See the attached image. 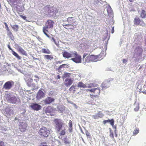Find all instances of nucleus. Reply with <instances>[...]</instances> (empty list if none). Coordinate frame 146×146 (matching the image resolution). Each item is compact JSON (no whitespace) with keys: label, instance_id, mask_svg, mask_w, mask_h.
<instances>
[{"label":"nucleus","instance_id":"11","mask_svg":"<svg viewBox=\"0 0 146 146\" xmlns=\"http://www.w3.org/2000/svg\"><path fill=\"white\" fill-rule=\"evenodd\" d=\"M30 107L33 110L36 111H38L40 110L42 108V106L36 103L32 104L30 106Z\"/></svg>","mask_w":146,"mask_h":146},{"label":"nucleus","instance_id":"8","mask_svg":"<svg viewBox=\"0 0 146 146\" xmlns=\"http://www.w3.org/2000/svg\"><path fill=\"white\" fill-rule=\"evenodd\" d=\"M27 124L23 122H20L19 125V129L21 132H25L27 130Z\"/></svg>","mask_w":146,"mask_h":146},{"label":"nucleus","instance_id":"22","mask_svg":"<svg viewBox=\"0 0 146 146\" xmlns=\"http://www.w3.org/2000/svg\"><path fill=\"white\" fill-rule=\"evenodd\" d=\"M77 86L78 88H87L86 85L84 84L82 82H79L77 85Z\"/></svg>","mask_w":146,"mask_h":146},{"label":"nucleus","instance_id":"23","mask_svg":"<svg viewBox=\"0 0 146 146\" xmlns=\"http://www.w3.org/2000/svg\"><path fill=\"white\" fill-rule=\"evenodd\" d=\"M76 86L73 85L69 88V90L70 92H72L73 93H74L76 91Z\"/></svg>","mask_w":146,"mask_h":146},{"label":"nucleus","instance_id":"30","mask_svg":"<svg viewBox=\"0 0 146 146\" xmlns=\"http://www.w3.org/2000/svg\"><path fill=\"white\" fill-rule=\"evenodd\" d=\"M95 90L94 93L96 95L98 96L100 93V89L99 88H95Z\"/></svg>","mask_w":146,"mask_h":146},{"label":"nucleus","instance_id":"7","mask_svg":"<svg viewBox=\"0 0 146 146\" xmlns=\"http://www.w3.org/2000/svg\"><path fill=\"white\" fill-rule=\"evenodd\" d=\"M14 84V82L12 80L7 81L5 84L3 88L5 90H9L13 86Z\"/></svg>","mask_w":146,"mask_h":146},{"label":"nucleus","instance_id":"16","mask_svg":"<svg viewBox=\"0 0 146 146\" xmlns=\"http://www.w3.org/2000/svg\"><path fill=\"white\" fill-rule=\"evenodd\" d=\"M44 96V92L41 90H39L37 94V98L39 99L43 98Z\"/></svg>","mask_w":146,"mask_h":146},{"label":"nucleus","instance_id":"62","mask_svg":"<svg viewBox=\"0 0 146 146\" xmlns=\"http://www.w3.org/2000/svg\"><path fill=\"white\" fill-rule=\"evenodd\" d=\"M39 38V40H42L41 38Z\"/></svg>","mask_w":146,"mask_h":146},{"label":"nucleus","instance_id":"43","mask_svg":"<svg viewBox=\"0 0 146 146\" xmlns=\"http://www.w3.org/2000/svg\"><path fill=\"white\" fill-rule=\"evenodd\" d=\"M40 146H48L46 143H41Z\"/></svg>","mask_w":146,"mask_h":146},{"label":"nucleus","instance_id":"20","mask_svg":"<svg viewBox=\"0 0 146 146\" xmlns=\"http://www.w3.org/2000/svg\"><path fill=\"white\" fill-rule=\"evenodd\" d=\"M109 82H105L102 83L101 84V87L102 89H104L109 87Z\"/></svg>","mask_w":146,"mask_h":146},{"label":"nucleus","instance_id":"33","mask_svg":"<svg viewBox=\"0 0 146 146\" xmlns=\"http://www.w3.org/2000/svg\"><path fill=\"white\" fill-rule=\"evenodd\" d=\"M139 129L138 128L134 130L133 132V135L135 136L139 132Z\"/></svg>","mask_w":146,"mask_h":146},{"label":"nucleus","instance_id":"58","mask_svg":"<svg viewBox=\"0 0 146 146\" xmlns=\"http://www.w3.org/2000/svg\"><path fill=\"white\" fill-rule=\"evenodd\" d=\"M33 58L34 60H38V58Z\"/></svg>","mask_w":146,"mask_h":146},{"label":"nucleus","instance_id":"28","mask_svg":"<svg viewBox=\"0 0 146 146\" xmlns=\"http://www.w3.org/2000/svg\"><path fill=\"white\" fill-rule=\"evenodd\" d=\"M11 27L13 29V30L15 31H18L19 27L17 25H11Z\"/></svg>","mask_w":146,"mask_h":146},{"label":"nucleus","instance_id":"2","mask_svg":"<svg viewBox=\"0 0 146 146\" xmlns=\"http://www.w3.org/2000/svg\"><path fill=\"white\" fill-rule=\"evenodd\" d=\"M54 22L51 20H48L46 22L45 26L43 27V32L44 34L48 37H49V36L48 34L49 31L48 29L52 28Z\"/></svg>","mask_w":146,"mask_h":146},{"label":"nucleus","instance_id":"4","mask_svg":"<svg viewBox=\"0 0 146 146\" xmlns=\"http://www.w3.org/2000/svg\"><path fill=\"white\" fill-rule=\"evenodd\" d=\"M101 53L99 55H88L85 59V62H95L98 60V58Z\"/></svg>","mask_w":146,"mask_h":146},{"label":"nucleus","instance_id":"21","mask_svg":"<svg viewBox=\"0 0 146 146\" xmlns=\"http://www.w3.org/2000/svg\"><path fill=\"white\" fill-rule=\"evenodd\" d=\"M18 51L20 53H21L22 54L26 55V52L21 47L19 46L18 48Z\"/></svg>","mask_w":146,"mask_h":146},{"label":"nucleus","instance_id":"14","mask_svg":"<svg viewBox=\"0 0 146 146\" xmlns=\"http://www.w3.org/2000/svg\"><path fill=\"white\" fill-rule=\"evenodd\" d=\"M63 27L67 29L73 30L76 27V25L74 24H71L68 23V24H66L64 23L62 25Z\"/></svg>","mask_w":146,"mask_h":146},{"label":"nucleus","instance_id":"26","mask_svg":"<svg viewBox=\"0 0 146 146\" xmlns=\"http://www.w3.org/2000/svg\"><path fill=\"white\" fill-rule=\"evenodd\" d=\"M44 57L47 60H51L54 58L53 55H45Z\"/></svg>","mask_w":146,"mask_h":146},{"label":"nucleus","instance_id":"61","mask_svg":"<svg viewBox=\"0 0 146 146\" xmlns=\"http://www.w3.org/2000/svg\"><path fill=\"white\" fill-rule=\"evenodd\" d=\"M117 134H116V133H115V137H117Z\"/></svg>","mask_w":146,"mask_h":146},{"label":"nucleus","instance_id":"46","mask_svg":"<svg viewBox=\"0 0 146 146\" xmlns=\"http://www.w3.org/2000/svg\"><path fill=\"white\" fill-rule=\"evenodd\" d=\"M88 55V54L86 53H84L83 56V59L84 60L85 58L86 57V56Z\"/></svg>","mask_w":146,"mask_h":146},{"label":"nucleus","instance_id":"15","mask_svg":"<svg viewBox=\"0 0 146 146\" xmlns=\"http://www.w3.org/2000/svg\"><path fill=\"white\" fill-rule=\"evenodd\" d=\"M74 54V52H71L70 53H69L66 51H65L62 53L63 56L64 57L67 58H72Z\"/></svg>","mask_w":146,"mask_h":146},{"label":"nucleus","instance_id":"32","mask_svg":"<svg viewBox=\"0 0 146 146\" xmlns=\"http://www.w3.org/2000/svg\"><path fill=\"white\" fill-rule=\"evenodd\" d=\"M107 123H110V125L112 126H113L114 124V120L113 119H108L107 120Z\"/></svg>","mask_w":146,"mask_h":146},{"label":"nucleus","instance_id":"24","mask_svg":"<svg viewBox=\"0 0 146 146\" xmlns=\"http://www.w3.org/2000/svg\"><path fill=\"white\" fill-rule=\"evenodd\" d=\"M71 74L70 73L65 72L62 77V79H64L65 78H68L70 77Z\"/></svg>","mask_w":146,"mask_h":146},{"label":"nucleus","instance_id":"49","mask_svg":"<svg viewBox=\"0 0 146 146\" xmlns=\"http://www.w3.org/2000/svg\"><path fill=\"white\" fill-rule=\"evenodd\" d=\"M114 32V27H113L112 28L111 33H113Z\"/></svg>","mask_w":146,"mask_h":146},{"label":"nucleus","instance_id":"25","mask_svg":"<svg viewBox=\"0 0 146 146\" xmlns=\"http://www.w3.org/2000/svg\"><path fill=\"white\" fill-rule=\"evenodd\" d=\"M7 34L9 37L11 39V40H14V37L13 35L11 32L10 31H7Z\"/></svg>","mask_w":146,"mask_h":146},{"label":"nucleus","instance_id":"5","mask_svg":"<svg viewBox=\"0 0 146 146\" xmlns=\"http://www.w3.org/2000/svg\"><path fill=\"white\" fill-rule=\"evenodd\" d=\"M71 60L76 63H79L81 62L82 58L76 51H74Z\"/></svg>","mask_w":146,"mask_h":146},{"label":"nucleus","instance_id":"13","mask_svg":"<svg viewBox=\"0 0 146 146\" xmlns=\"http://www.w3.org/2000/svg\"><path fill=\"white\" fill-rule=\"evenodd\" d=\"M55 100L54 98L50 97H47L43 101L45 104H50L52 102H54Z\"/></svg>","mask_w":146,"mask_h":146},{"label":"nucleus","instance_id":"52","mask_svg":"<svg viewBox=\"0 0 146 146\" xmlns=\"http://www.w3.org/2000/svg\"><path fill=\"white\" fill-rule=\"evenodd\" d=\"M50 7V6H49V5H47V6H45L44 8V9H45V8L46 9L47 8H48Z\"/></svg>","mask_w":146,"mask_h":146},{"label":"nucleus","instance_id":"51","mask_svg":"<svg viewBox=\"0 0 146 146\" xmlns=\"http://www.w3.org/2000/svg\"><path fill=\"white\" fill-rule=\"evenodd\" d=\"M86 135L87 136H90V134L89 133H86Z\"/></svg>","mask_w":146,"mask_h":146},{"label":"nucleus","instance_id":"39","mask_svg":"<svg viewBox=\"0 0 146 146\" xmlns=\"http://www.w3.org/2000/svg\"><path fill=\"white\" fill-rule=\"evenodd\" d=\"M19 16L20 17H21L23 19H24L25 20H26V21H27V17L26 16H23V15H20Z\"/></svg>","mask_w":146,"mask_h":146},{"label":"nucleus","instance_id":"60","mask_svg":"<svg viewBox=\"0 0 146 146\" xmlns=\"http://www.w3.org/2000/svg\"><path fill=\"white\" fill-rule=\"evenodd\" d=\"M130 2H133L134 0H129Z\"/></svg>","mask_w":146,"mask_h":146},{"label":"nucleus","instance_id":"40","mask_svg":"<svg viewBox=\"0 0 146 146\" xmlns=\"http://www.w3.org/2000/svg\"><path fill=\"white\" fill-rule=\"evenodd\" d=\"M107 11H108V13H111V12H112L111 8L110 7H108V8L107 9Z\"/></svg>","mask_w":146,"mask_h":146},{"label":"nucleus","instance_id":"56","mask_svg":"<svg viewBox=\"0 0 146 146\" xmlns=\"http://www.w3.org/2000/svg\"><path fill=\"white\" fill-rule=\"evenodd\" d=\"M62 62V61H58L57 62V64H58V63L60 64Z\"/></svg>","mask_w":146,"mask_h":146},{"label":"nucleus","instance_id":"59","mask_svg":"<svg viewBox=\"0 0 146 146\" xmlns=\"http://www.w3.org/2000/svg\"><path fill=\"white\" fill-rule=\"evenodd\" d=\"M90 89H87L86 90V91L87 92H88V91H90Z\"/></svg>","mask_w":146,"mask_h":146},{"label":"nucleus","instance_id":"63","mask_svg":"<svg viewBox=\"0 0 146 146\" xmlns=\"http://www.w3.org/2000/svg\"><path fill=\"white\" fill-rule=\"evenodd\" d=\"M17 118H15V119H17Z\"/></svg>","mask_w":146,"mask_h":146},{"label":"nucleus","instance_id":"37","mask_svg":"<svg viewBox=\"0 0 146 146\" xmlns=\"http://www.w3.org/2000/svg\"><path fill=\"white\" fill-rule=\"evenodd\" d=\"M10 3L13 4L14 3L17 2L18 0H9Z\"/></svg>","mask_w":146,"mask_h":146},{"label":"nucleus","instance_id":"48","mask_svg":"<svg viewBox=\"0 0 146 146\" xmlns=\"http://www.w3.org/2000/svg\"><path fill=\"white\" fill-rule=\"evenodd\" d=\"M94 90H95V88L90 89V92H93L94 93Z\"/></svg>","mask_w":146,"mask_h":146},{"label":"nucleus","instance_id":"42","mask_svg":"<svg viewBox=\"0 0 146 146\" xmlns=\"http://www.w3.org/2000/svg\"><path fill=\"white\" fill-rule=\"evenodd\" d=\"M90 96L91 98L93 99V100H94L95 98L97 97L98 96L96 95H90Z\"/></svg>","mask_w":146,"mask_h":146},{"label":"nucleus","instance_id":"29","mask_svg":"<svg viewBox=\"0 0 146 146\" xmlns=\"http://www.w3.org/2000/svg\"><path fill=\"white\" fill-rule=\"evenodd\" d=\"M12 52L13 54L19 60L21 59V57L19 55L13 50H12Z\"/></svg>","mask_w":146,"mask_h":146},{"label":"nucleus","instance_id":"53","mask_svg":"<svg viewBox=\"0 0 146 146\" xmlns=\"http://www.w3.org/2000/svg\"><path fill=\"white\" fill-rule=\"evenodd\" d=\"M103 123L104 124H106L107 123V120H104L103 122Z\"/></svg>","mask_w":146,"mask_h":146},{"label":"nucleus","instance_id":"31","mask_svg":"<svg viewBox=\"0 0 146 146\" xmlns=\"http://www.w3.org/2000/svg\"><path fill=\"white\" fill-rule=\"evenodd\" d=\"M68 125L69 127V130L70 132H71L72 130V123L71 120H70L69 121V122L68 123Z\"/></svg>","mask_w":146,"mask_h":146},{"label":"nucleus","instance_id":"36","mask_svg":"<svg viewBox=\"0 0 146 146\" xmlns=\"http://www.w3.org/2000/svg\"><path fill=\"white\" fill-rule=\"evenodd\" d=\"M36 78V79H34V80L36 82H37L39 80V78L38 76L37 75H35L34 76Z\"/></svg>","mask_w":146,"mask_h":146},{"label":"nucleus","instance_id":"27","mask_svg":"<svg viewBox=\"0 0 146 146\" xmlns=\"http://www.w3.org/2000/svg\"><path fill=\"white\" fill-rule=\"evenodd\" d=\"M140 17L142 18H145L146 17V12L145 11L143 10L141 11L140 14Z\"/></svg>","mask_w":146,"mask_h":146},{"label":"nucleus","instance_id":"17","mask_svg":"<svg viewBox=\"0 0 146 146\" xmlns=\"http://www.w3.org/2000/svg\"><path fill=\"white\" fill-rule=\"evenodd\" d=\"M67 21L68 23L71 24H74L76 22L75 19L72 17H69L67 19Z\"/></svg>","mask_w":146,"mask_h":146},{"label":"nucleus","instance_id":"57","mask_svg":"<svg viewBox=\"0 0 146 146\" xmlns=\"http://www.w3.org/2000/svg\"><path fill=\"white\" fill-rule=\"evenodd\" d=\"M60 75H58L57 76V78H58V79H60Z\"/></svg>","mask_w":146,"mask_h":146},{"label":"nucleus","instance_id":"3","mask_svg":"<svg viewBox=\"0 0 146 146\" xmlns=\"http://www.w3.org/2000/svg\"><path fill=\"white\" fill-rule=\"evenodd\" d=\"M39 135L42 138L48 137L50 134V131L48 128L42 126L38 131Z\"/></svg>","mask_w":146,"mask_h":146},{"label":"nucleus","instance_id":"55","mask_svg":"<svg viewBox=\"0 0 146 146\" xmlns=\"http://www.w3.org/2000/svg\"><path fill=\"white\" fill-rule=\"evenodd\" d=\"M142 92L144 94H146V90H145L144 91H142Z\"/></svg>","mask_w":146,"mask_h":146},{"label":"nucleus","instance_id":"9","mask_svg":"<svg viewBox=\"0 0 146 146\" xmlns=\"http://www.w3.org/2000/svg\"><path fill=\"white\" fill-rule=\"evenodd\" d=\"M134 24L136 25H140L143 26L145 25L144 21H141L138 17H135L134 20Z\"/></svg>","mask_w":146,"mask_h":146},{"label":"nucleus","instance_id":"12","mask_svg":"<svg viewBox=\"0 0 146 146\" xmlns=\"http://www.w3.org/2000/svg\"><path fill=\"white\" fill-rule=\"evenodd\" d=\"M73 82V80L71 78H66L64 82V84L67 87L71 85Z\"/></svg>","mask_w":146,"mask_h":146},{"label":"nucleus","instance_id":"10","mask_svg":"<svg viewBox=\"0 0 146 146\" xmlns=\"http://www.w3.org/2000/svg\"><path fill=\"white\" fill-rule=\"evenodd\" d=\"M6 99L9 102L15 104L17 101V99L15 96L11 97L10 95H8L6 97Z\"/></svg>","mask_w":146,"mask_h":146},{"label":"nucleus","instance_id":"50","mask_svg":"<svg viewBox=\"0 0 146 146\" xmlns=\"http://www.w3.org/2000/svg\"><path fill=\"white\" fill-rule=\"evenodd\" d=\"M123 63H125L127 62V60L125 59H123Z\"/></svg>","mask_w":146,"mask_h":146},{"label":"nucleus","instance_id":"18","mask_svg":"<svg viewBox=\"0 0 146 146\" xmlns=\"http://www.w3.org/2000/svg\"><path fill=\"white\" fill-rule=\"evenodd\" d=\"M26 82L28 86H30L33 82V79L29 77H27L26 78Z\"/></svg>","mask_w":146,"mask_h":146},{"label":"nucleus","instance_id":"41","mask_svg":"<svg viewBox=\"0 0 146 146\" xmlns=\"http://www.w3.org/2000/svg\"><path fill=\"white\" fill-rule=\"evenodd\" d=\"M139 109V104L137 105L136 107L134 108V110L135 111H138Z\"/></svg>","mask_w":146,"mask_h":146},{"label":"nucleus","instance_id":"44","mask_svg":"<svg viewBox=\"0 0 146 146\" xmlns=\"http://www.w3.org/2000/svg\"><path fill=\"white\" fill-rule=\"evenodd\" d=\"M95 86H94V84L92 83L90 84L88 86V88H91L92 87H94Z\"/></svg>","mask_w":146,"mask_h":146},{"label":"nucleus","instance_id":"6","mask_svg":"<svg viewBox=\"0 0 146 146\" xmlns=\"http://www.w3.org/2000/svg\"><path fill=\"white\" fill-rule=\"evenodd\" d=\"M56 111V109L55 108L49 106L46 108L45 112L48 115L53 116L54 115Z\"/></svg>","mask_w":146,"mask_h":146},{"label":"nucleus","instance_id":"38","mask_svg":"<svg viewBox=\"0 0 146 146\" xmlns=\"http://www.w3.org/2000/svg\"><path fill=\"white\" fill-rule=\"evenodd\" d=\"M4 24L5 25V26L6 29V30L7 31H10L7 23H6L5 22L4 23Z\"/></svg>","mask_w":146,"mask_h":146},{"label":"nucleus","instance_id":"35","mask_svg":"<svg viewBox=\"0 0 146 146\" xmlns=\"http://www.w3.org/2000/svg\"><path fill=\"white\" fill-rule=\"evenodd\" d=\"M110 136L113 139H114V135H113V132L111 130L110 131Z\"/></svg>","mask_w":146,"mask_h":146},{"label":"nucleus","instance_id":"47","mask_svg":"<svg viewBox=\"0 0 146 146\" xmlns=\"http://www.w3.org/2000/svg\"><path fill=\"white\" fill-rule=\"evenodd\" d=\"M66 65V64H62V65H61L60 66H59V68L60 69L61 68H63V66H65V65Z\"/></svg>","mask_w":146,"mask_h":146},{"label":"nucleus","instance_id":"34","mask_svg":"<svg viewBox=\"0 0 146 146\" xmlns=\"http://www.w3.org/2000/svg\"><path fill=\"white\" fill-rule=\"evenodd\" d=\"M52 39L53 41V42H54V43L58 46L59 45V43L58 41V40H56L55 39L53 38H52Z\"/></svg>","mask_w":146,"mask_h":146},{"label":"nucleus","instance_id":"45","mask_svg":"<svg viewBox=\"0 0 146 146\" xmlns=\"http://www.w3.org/2000/svg\"><path fill=\"white\" fill-rule=\"evenodd\" d=\"M0 146H5L3 141H0Z\"/></svg>","mask_w":146,"mask_h":146},{"label":"nucleus","instance_id":"1","mask_svg":"<svg viewBox=\"0 0 146 146\" xmlns=\"http://www.w3.org/2000/svg\"><path fill=\"white\" fill-rule=\"evenodd\" d=\"M55 124V129L57 132H59L60 136L64 135L66 134V129L64 128L62 130V129L64 125L63 122L62 120L59 119H55L54 120Z\"/></svg>","mask_w":146,"mask_h":146},{"label":"nucleus","instance_id":"54","mask_svg":"<svg viewBox=\"0 0 146 146\" xmlns=\"http://www.w3.org/2000/svg\"><path fill=\"white\" fill-rule=\"evenodd\" d=\"M8 46L9 50H12L11 48L10 47V46L9 45H8Z\"/></svg>","mask_w":146,"mask_h":146},{"label":"nucleus","instance_id":"19","mask_svg":"<svg viewBox=\"0 0 146 146\" xmlns=\"http://www.w3.org/2000/svg\"><path fill=\"white\" fill-rule=\"evenodd\" d=\"M40 52L45 54H50L51 53V51L48 48H42Z\"/></svg>","mask_w":146,"mask_h":146}]
</instances>
